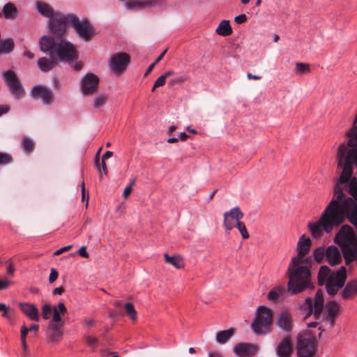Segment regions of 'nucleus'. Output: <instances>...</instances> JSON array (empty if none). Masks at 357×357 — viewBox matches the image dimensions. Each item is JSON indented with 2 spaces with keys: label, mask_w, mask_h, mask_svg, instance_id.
<instances>
[{
  "label": "nucleus",
  "mask_w": 357,
  "mask_h": 357,
  "mask_svg": "<svg viewBox=\"0 0 357 357\" xmlns=\"http://www.w3.org/2000/svg\"><path fill=\"white\" fill-rule=\"evenodd\" d=\"M164 0H130L126 3V7L128 9H142L150 8L156 5H162Z\"/></svg>",
  "instance_id": "obj_17"
},
{
  "label": "nucleus",
  "mask_w": 357,
  "mask_h": 357,
  "mask_svg": "<svg viewBox=\"0 0 357 357\" xmlns=\"http://www.w3.org/2000/svg\"><path fill=\"white\" fill-rule=\"evenodd\" d=\"M356 294H357V280H350L342 291V297L345 300H348L352 298Z\"/></svg>",
  "instance_id": "obj_25"
},
{
  "label": "nucleus",
  "mask_w": 357,
  "mask_h": 357,
  "mask_svg": "<svg viewBox=\"0 0 357 357\" xmlns=\"http://www.w3.org/2000/svg\"><path fill=\"white\" fill-rule=\"evenodd\" d=\"M247 77H248V79H255V80H258V79H260L261 78V76H259V75H253L250 73H247Z\"/></svg>",
  "instance_id": "obj_62"
},
{
  "label": "nucleus",
  "mask_w": 357,
  "mask_h": 357,
  "mask_svg": "<svg viewBox=\"0 0 357 357\" xmlns=\"http://www.w3.org/2000/svg\"><path fill=\"white\" fill-rule=\"evenodd\" d=\"M303 258L304 257H301L299 255V253H298L297 257L292 258L291 263L289 264V266H291V267L292 268H296L297 267H301L302 266H301V264Z\"/></svg>",
  "instance_id": "obj_44"
},
{
  "label": "nucleus",
  "mask_w": 357,
  "mask_h": 357,
  "mask_svg": "<svg viewBox=\"0 0 357 357\" xmlns=\"http://www.w3.org/2000/svg\"><path fill=\"white\" fill-rule=\"evenodd\" d=\"M234 330L233 328L221 331L216 334V341L220 344H225L234 335Z\"/></svg>",
  "instance_id": "obj_29"
},
{
  "label": "nucleus",
  "mask_w": 357,
  "mask_h": 357,
  "mask_svg": "<svg viewBox=\"0 0 357 357\" xmlns=\"http://www.w3.org/2000/svg\"><path fill=\"white\" fill-rule=\"evenodd\" d=\"M37 9L38 12L44 17H50L49 27L51 31V22L57 14H63L60 12L55 13L52 7L47 3L37 1Z\"/></svg>",
  "instance_id": "obj_21"
},
{
  "label": "nucleus",
  "mask_w": 357,
  "mask_h": 357,
  "mask_svg": "<svg viewBox=\"0 0 357 357\" xmlns=\"http://www.w3.org/2000/svg\"><path fill=\"white\" fill-rule=\"evenodd\" d=\"M287 273L289 278L287 289L291 294H296L306 289L314 288L311 281V273L307 266L292 268L289 266Z\"/></svg>",
  "instance_id": "obj_4"
},
{
  "label": "nucleus",
  "mask_w": 357,
  "mask_h": 357,
  "mask_svg": "<svg viewBox=\"0 0 357 357\" xmlns=\"http://www.w3.org/2000/svg\"><path fill=\"white\" fill-rule=\"evenodd\" d=\"M188 79V76L186 75H180L176 77L171 79L169 81V84L171 86H174L176 84H181L184 83Z\"/></svg>",
  "instance_id": "obj_41"
},
{
  "label": "nucleus",
  "mask_w": 357,
  "mask_h": 357,
  "mask_svg": "<svg viewBox=\"0 0 357 357\" xmlns=\"http://www.w3.org/2000/svg\"><path fill=\"white\" fill-rule=\"evenodd\" d=\"M68 24H71L79 37L84 41H90L96 35L95 28L88 20L81 21L73 13L57 14L51 22V33L63 37L67 31Z\"/></svg>",
  "instance_id": "obj_2"
},
{
  "label": "nucleus",
  "mask_w": 357,
  "mask_h": 357,
  "mask_svg": "<svg viewBox=\"0 0 357 357\" xmlns=\"http://www.w3.org/2000/svg\"><path fill=\"white\" fill-rule=\"evenodd\" d=\"M324 307V292L321 289H318L316 292L314 299L307 298L305 302L301 305V310L306 312L305 319L313 314L315 319L321 318Z\"/></svg>",
  "instance_id": "obj_6"
},
{
  "label": "nucleus",
  "mask_w": 357,
  "mask_h": 357,
  "mask_svg": "<svg viewBox=\"0 0 357 357\" xmlns=\"http://www.w3.org/2000/svg\"><path fill=\"white\" fill-rule=\"evenodd\" d=\"M3 13L6 19H15L17 15V10L13 3H8L3 6Z\"/></svg>",
  "instance_id": "obj_31"
},
{
  "label": "nucleus",
  "mask_w": 357,
  "mask_h": 357,
  "mask_svg": "<svg viewBox=\"0 0 357 357\" xmlns=\"http://www.w3.org/2000/svg\"><path fill=\"white\" fill-rule=\"evenodd\" d=\"M315 335L310 331H303L297 336V355L298 357H312L317 352Z\"/></svg>",
  "instance_id": "obj_5"
},
{
  "label": "nucleus",
  "mask_w": 357,
  "mask_h": 357,
  "mask_svg": "<svg viewBox=\"0 0 357 357\" xmlns=\"http://www.w3.org/2000/svg\"><path fill=\"white\" fill-rule=\"evenodd\" d=\"M81 188H82V202H84L85 200V199H86V206L87 207L88 202H89V192H86L85 185H84V181H82V183Z\"/></svg>",
  "instance_id": "obj_45"
},
{
  "label": "nucleus",
  "mask_w": 357,
  "mask_h": 357,
  "mask_svg": "<svg viewBox=\"0 0 357 357\" xmlns=\"http://www.w3.org/2000/svg\"><path fill=\"white\" fill-rule=\"evenodd\" d=\"M51 34L52 36H44L40 38L39 43L41 51L47 52L50 56H54L61 61L77 59L78 52L72 43L62 37Z\"/></svg>",
  "instance_id": "obj_3"
},
{
  "label": "nucleus",
  "mask_w": 357,
  "mask_h": 357,
  "mask_svg": "<svg viewBox=\"0 0 357 357\" xmlns=\"http://www.w3.org/2000/svg\"><path fill=\"white\" fill-rule=\"evenodd\" d=\"M37 63L39 69L44 73L50 71L58 64L57 59L54 56H50L49 59L45 56L41 57Z\"/></svg>",
  "instance_id": "obj_22"
},
{
  "label": "nucleus",
  "mask_w": 357,
  "mask_h": 357,
  "mask_svg": "<svg viewBox=\"0 0 357 357\" xmlns=\"http://www.w3.org/2000/svg\"><path fill=\"white\" fill-rule=\"evenodd\" d=\"M31 96L35 99H41L45 105H51L54 102V95L52 91L44 85H36L31 91Z\"/></svg>",
  "instance_id": "obj_11"
},
{
  "label": "nucleus",
  "mask_w": 357,
  "mask_h": 357,
  "mask_svg": "<svg viewBox=\"0 0 357 357\" xmlns=\"http://www.w3.org/2000/svg\"><path fill=\"white\" fill-rule=\"evenodd\" d=\"M86 343L92 347H96L98 344V339L91 336H87L85 338Z\"/></svg>",
  "instance_id": "obj_47"
},
{
  "label": "nucleus",
  "mask_w": 357,
  "mask_h": 357,
  "mask_svg": "<svg viewBox=\"0 0 357 357\" xmlns=\"http://www.w3.org/2000/svg\"><path fill=\"white\" fill-rule=\"evenodd\" d=\"M326 289L329 295L334 296L341 288H337L334 284L326 282Z\"/></svg>",
  "instance_id": "obj_42"
},
{
  "label": "nucleus",
  "mask_w": 357,
  "mask_h": 357,
  "mask_svg": "<svg viewBox=\"0 0 357 357\" xmlns=\"http://www.w3.org/2000/svg\"><path fill=\"white\" fill-rule=\"evenodd\" d=\"M132 188H131V186L126 187L123 190V197L124 198H127L130 194L132 192Z\"/></svg>",
  "instance_id": "obj_61"
},
{
  "label": "nucleus",
  "mask_w": 357,
  "mask_h": 357,
  "mask_svg": "<svg viewBox=\"0 0 357 357\" xmlns=\"http://www.w3.org/2000/svg\"><path fill=\"white\" fill-rule=\"evenodd\" d=\"M8 266L7 267V270H6V273L8 275H13L14 271H15V268L14 266H13V264L10 263V260H8L7 262H6Z\"/></svg>",
  "instance_id": "obj_54"
},
{
  "label": "nucleus",
  "mask_w": 357,
  "mask_h": 357,
  "mask_svg": "<svg viewBox=\"0 0 357 357\" xmlns=\"http://www.w3.org/2000/svg\"><path fill=\"white\" fill-rule=\"evenodd\" d=\"M22 148L24 151L30 153L34 150L35 144L32 139L29 137H24L21 141Z\"/></svg>",
  "instance_id": "obj_33"
},
{
  "label": "nucleus",
  "mask_w": 357,
  "mask_h": 357,
  "mask_svg": "<svg viewBox=\"0 0 357 357\" xmlns=\"http://www.w3.org/2000/svg\"><path fill=\"white\" fill-rule=\"evenodd\" d=\"M3 77L12 95L17 99L21 98L24 91L15 72L11 70H7L3 73Z\"/></svg>",
  "instance_id": "obj_8"
},
{
  "label": "nucleus",
  "mask_w": 357,
  "mask_h": 357,
  "mask_svg": "<svg viewBox=\"0 0 357 357\" xmlns=\"http://www.w3.org/2000/svg\"><path fill=\"white\" fill-rule=\"evenodd\" d=\"M107 100V97L105 95H100L97 96L93 101V106L95 108H99L103 106Z\"/></svg>",
  "instance_id": "obj_39"
},
{
  "label": "nucleus",
  "mask_w": 357,
  "mask_h": 357,
  "mask_svg": "<svg viewBox=\"0 0 357 357\" xmlns=\"http://www.w3.org/2000/svg\"><path fill=\"white\" fill-rule=\"evenodd\" d=\"M351 196L352 197H351L354 203L357 205V191H353V192H349Z\"/></svg>",
  "instance_id": "obj_64"
},
{
  "label": "nucleus",
  "mask_w": 357,
  "mask_h": 357,
  "mask_svg": "<svg viewBox=\"0 0 357 357\" xmlns=\"http://www.w3.org/2000/svg\"><path fill=\"white\" fill-rule=\"evenodd\" d=\"M275 351L279 357H290L293 353V346L290 335L282 338L278 344Z\"/></svg>",
  "instance_id": "obj_15"
},
{
  "label": "nucleus",
  "mask_w": 357,
  "mask_h": 357,
  "mask_svg": "<svg viewBox=\"0 0 357 357\" xmlns=\"http://www.w3.org/2000/svg\"><path fill=\"white\" fill-rule=\"evenodd\" d=\"M72 248V245H66V246H64V247H62L60 249L56 250L54 253V255H61V253H63V252L65 251H67V250H69Z\"/></svg>",
  "instance_id": "obj_52"
},
{
  "label": "nucleus",
  "mask_w": 357,
  "mask_h": 357,
  "mask_svg": "<svg viewBox=\"0 0 357 357\" xmlns=\"http://www.w3.org/2000/svg\"><path fill=\"white\" fill-rule=\"evenodd\" d=\"M235 227L238 229L243 239H247L249 238V233L245 227V224L243 222H237L235 225Z\"/></svg>",
  "instance_id": "obj_38"
},
{
  "label": "nucleus",
  "mask_w": 357,
  "mask_h": 357,
  "mask_svg": "<svg viewBox=\"0 0 357 357\" xmlns=\"http://www.w3.org/2000/svg\"><path fill=\"white\" fill-rule=\"evenodd\" d=\"M24 55L30 59H33L35 57L34 54L29 50L25 51Z\"/></svg>",
  "instance_id": "obj_63"
},
{
  "label": "nucleus",
  "mask_w": 357,
  "mask_h": 357,
  "mask_svg": "<svg viewBox=\"0 0 357 357\" xmlns=\"http://www.w3.org/2000/svg\"><path fill=\"white\" fill-rule=\"evenodd\" d=\"M29 330H28V328L25 326V325H23L22 327H21V330H20V333H21V340H26V335L29 333Z\"/></svg>",
  "instance_id": "obj_50"
},
{
  "label": "nucleus",
  "mask_w": 357,
  "mask_h": 357,
  "mask_svg": "<svg viewBox=\"0 0 357 357\" xmlns=\"http://www.w3.org/2000/svg\"><path fill=\"white\" fill-rule=\"evenodd\" d=\"M216 33L222 36H228L232 33V29L228 20H222L216 29Z\"/></svg>",
  "instance_id": "obj_28"
},
{
  "label": "nucleus",
  "mask_w": 357,
  "mask_h": 357,
  "mask_svg": "<svg viewBox=\"0 0 357 357\" xmlns=\"http://www.w3.org/2000/svg\"><path fill=\"white\" fill-rule=\"evenodd\" d=\"M112 155H113V152L112 151H106L102 155V160L105 161V160L109 159V158H111L112 156Z\"/></svg>",
  "instance_id": "obj_60"
},
{
  "label": "nucleus",
  "mask_w": 357,
  "mask_h": 357,
  "mask_svg": "<svg viewBox=\"0 0 357 357\" xmlns=\"http://www.w3.org/2000/svg\"><path fill=\"white\" fill-rule=\"evenodd\" d=\"M347 269L345 266H341L336 272H333L329 283L334 284L337 288H342L347 280Z\"/></svg>",
  "instance_id": "obj_20"
},
{
  "label": "nucleus",
  "mask_w": 357,
  "mask_h": 357,
  "mask_svg": "<svg viewBox=\"0 0 357 357\" xmlns=\"http://www.w3.org/2000/svg\"><path fill=\"white\" fill-rule=\"evenodd\" d=\"M334 242L340 246L341 251L335 245L326 248V260L328 264L338 265L342 262V257L347 266L357 263V235L350 225L342 226L334 238Z\"/></svg>",
  "instance_id": "obj_1"
},
{
  "label": "nucleus",
  "mask_w": 357,
  "mask_h": 357,
  "mask_svg": "<svg viewBox=\"0 0 357 357\" xmlns=\"http://www.w3.org/2000/svg\"><path fill=\"white\" fill-rule=\"evenodd\" d=\"M166 79L162 75L155 81V87L162 86L165 84Z\"/></svg>",
  "instance_id": "obj_48"
},
{
  "label": "nucleus",
  "mask_w": 357,
  "mask_h": 357,
  "mask_svg": "<svg viewBox=\"0 0 357 357\" xmlns=\"http://www.w3.org/2000/svg\"><path fill=\"white\" fill-rule=\"evenodd\" d=\"M9 285V282L6 280H0V290L6 289Z\"/></svg>",
  "instance_id": "obj_59"
},
{
  "label": "nucleus",
  "mask_w": 357,
  "mask_h": 357,
  "mask_svg": "<svg viewBox=\"0 0 357 357\" xmlns=\"http://www.w3.org/2000/svg\"><path fill=\"white\" fill-rule=\"evenodd\" d=\"M52 312V319L49 323L63 324L61 320V315H63L67 312V308L65 304L63 303H59L57 306H54Z\"/></svg>",
  "instance_id": "obj_23"
},
{
  "label": "nucleus",
  "mask_w": 357,
  "mask_h": 357,
  "mask_svg": "<svg viewBox=\"0 0 357 357\" xmlns=\"http://www.w3.org/2000/svg\"><path fill=\"white\" fill-rule=\"evenodd\" d=\"M165 262L180 269L183 267V260L179 256H169L167 254L164 255Z\"/></svg>",
  "instance_id": "obj_32"
},
{
  "label": "nucleus",
  "mask_w": 357,
  "mask_h": 357,
  "mask_svg": "<svg viewBox=\"0 0 357 357\" xmlns=\"http://www.w3.org/2000/svg\"><path fill=\"white\" fill-rule=\"evenodd\" d=\"M125 310L127 315L133 321L137 319V312L134 307V305L130 303H127L125 304Z\"/></svg>",
  "instance_id": "obj_36"
},
{
  "label": "nucleus",
  "mask_w": 357,
  "mask_h": 357,
  "mask_svg": "<svg viewBox=\"0 0 357 357\" xmlns=\"http://www.w3.org/2000/svg\"><path fill=\"white\" fill-rule=\"evenodd\" d=\"M340 305L336 302L335 301H328L326 305L325 312L324 313V316L331 317L335 316L337 317L340 311Z\"/></svg>",
  "instance_id": "obj_26"
},
{
  "label": "nucleus",
  "mask_w": 357,
  "mask_h": 357,
  "mask_svg": "<svg viewBox=\"0 0 357 357\" xmlns=\"http://www.w3.org/2000/svg\"><path fill=\"white\" fill-rule=\"evenodd\" d=\"M53 307L50 304H45L42 307V316L44 319H48L50 317Z\"/></svg>",
  "instance_id": "obj_40"
},
{
  "label": "nucleus",
  "mask_w": 357,
  "mask_h": 357,
  "mask_svg": "<svg viewBox=\"0 0 357 357\" xmlns=\"http://www.w3.org/2000/svg\"><path fill=\"white\" fill-rule=\"evenodd\" d=\"M294 72L296 74L299 75L307 74L310 72V64L301 63V62H297L296 63Z\"/></svg>",
  "instance_id": "obj_34"
},
{
  "label": "nucleus",
  "mask_w": 357,
  "mask_h": 357,
  "mask_svg": "<svg viewBox=\"0 0 357 357\" xmlns=\"http://www.w3.org/2000/svg\"><path fill=\"white\" fill-rule=\"evenodd\" d=\"M100 150H101V148L98 151V153L96 155V159H95L96 166L99 171L100 170V158H99V154H100Z\"/></svg>",
  "instance_id": "obj_58"
},
{
  "label": "nucleus",
  "mask_w": 357,
  "mask_h": 357,
  "mask_svg": "<svg viewBox=\"0 0 357 357\" xmlns=\"http://www.w3.org/2000/svg\"><path fill=\"white\" fill-rule=\"evenodd\" d=\"M283 291L284 288L281 286L276 289H272L268 294V299L272 301H276Z\"/></svg>",
  "instance_id": "obj_37"
},
{
  "label": "nucleus",
  "mask_w": 357,
  "mask_h": 357,
  "mask_svg": "<svg viewBox=\"0 0 357 357\" xmlns=\"http://www.w3.org/2000/svg\"><path fill=\"white\" fill-rule=\"evenodd\" d=\"M312 245V241L310 238H305L303 235L300 238L297 244L298 253L301 257H305L310 252Z\"/></svg>",
  "instance_id": "obj_24"
},
{
  "label": "nucleus",
  "mask_w": 357,
  "mask_h": 357,
  "mask_svg": "<svg viewBox=\"0 0 357 357\" xmlns=\"http://www.w3.org/2000/svg\"><path fill=\"white\" fill-rule=\"evenodd\" d=\"M3 77L12 95L17 99L21 98L24 91L15 72L11 70H7L3 73Z\"/></svg>",
  "instance_id": "obj_9"
},
{
  "label": "nucleus",
  "mask_w": 357,
  "mask_h": 357,
  "mask_svg": "<svg viewBox=\"0 0 357 357\" xmlns=\"http://www.w3.org/2000/svg\"><path fill=\"white\" fill-rule=\"evenodd\" d=\"M130 62L129 54L125 52H118L111 57L109 66L113 72L120 74L126 69Z\"/></svg>",
  "instance_id": "obj_10"
},
{
  "label": "nucleus",
  "mask_w": 357,
  "mask_h": 357,
  "mask_svg": "<svg viewBox=\"0 0 357 357\" xmlns=\"http://www.w3.org/2000/svg\"><path fill=\"white\" fill-rule=\"evenodd\" d=\"M313 255L315 261L321 263L326 257V249L323 247L317 248L314 250Z\"/></svg>",
  "instance_id": "obj_35"
},
{
  "label": "nucleus",
  "mask_w": 357,
  "mask_h": 357,
  "mask_svg": "<svg viewBox=\"0 0 357 357\" xmlns=\"http://www.w3.org/2000/svg\"><path fill=\"white\" fill-rule=\"evenodd\" d=\"M19 306L22 312L31 321H39V311L34 304L29 303H20Z\"/></svg>",
  "instance_id": "obj_19"
},
{
  "label": "nucleus",
  "mask_w": 357,
  "mask_h": 357,
  "mask_svg": "<svg viewBox=\"0 0 357 357\" xmlns=\"http://www.w3.org/2000/svg\"><path fill=\"white\" fill-rule=\"evenodd\" d=\"M64 291H65V289L63 287H56L53 290L52 294L53 295H61L64 292Z\"/></svg>",
  "instance_id": "obj_57"
},
{
  "label": "nucleus",
  "mask_w": 357,
  "mask_h": 357,
  "mask_svg": "<svg viewBox=\"0 0 357 357\" xmlns=\"http://www.w3.org/2000/svg\"><path fill=\"white\" fill-rule=\"evenodd\" d=\"M331 275V270L327 266H321L318 273V282L319 285L328 282Z\"/></svg>",
  "instance_id": "obj_27"
},
{
  "label": "nucleus",
  "mask_w": 357,
  "mask_h": 357,
  "mask_svg": "<svg viewBox=\"0 0 357 357\" xmlns=\"http://www.w3.org/2000/svg\"><path fill=\"white\" fill-rule=\"evenodd\" d=\"M9 109H10L9 106L4 105H0V116L2 114H6L7 112H8Z\"/></svg>",
  "instance_id": "obj_56"
},
{
  "label": "nucleus",
  "mask_w": 357,
  "mask_h": 357,
  "mask_svg": "<svg viewBox=\"0 0 357 357\" xmlns=\"http://www.w3.org/2000/svg\"><path fill=\"white\" fill-rule=\"evenodd\" d=\"M273 322V312L271 309L265 306L258 307L256 317L252 324V328L255 333L260 334L263 329L268 328Z\"/></svg>",
  "instance_id": "obj_7"
},
{
  "label": "nucleus",
  "mask_w": 357,
  "mask_h": 357,
  "mask_svg": "<svg viewBox=\"0 0 357 357\" xmlns=\"http://www.w3.org/2000/svg\"><path fill=\"white\" fill-rule=\"evenodd\" d=\"M337 317L335 316H331V317H327L324 316V319L329 321L330 326L331 327H333L335 326V321Z\"/></svg>",
  "instance_id": "obj_55"
},
{
  "label": "nucleus",
  "mask_w": 357,
  "mask_h": 357,
  "mask_svg": "<svg viewBox=\"0 0 357 357\" xmlns=\"http://www.w3.org/2000/svg\"><path fill=\"white\" fill-rule=\"evenodd\" d=\"M15 47L14 40L12 38H6L0 41V54H9Z\"/></svg>",
  "instance_id": "obj_30"
},
{
  "label": "nucleus",
  "mask_w": 357,
  "mask_h": 357,
  "mask_svg": "<svg viewBox=\"0 0 357 357\" xmlns=\"http://www.w3.org/2000/svg\"><path fill=\"white\" fill-rule=\"evenodd\" d=\"M223 226L227 230H231L237 222L243 218V213L240 208L236 206L223 215Z\"/></svg>",
  "instance_id": "obj_12"
},
{
  "label": "nucleus",
  "mask_w": 357,
  "mask_h": 357,
  "mask_svg": "<svg viewBox=\"0 0 357 357\" xmlns=\"http://www.w3.org/2000/svg\"><path fill=\"white\" fill-rule=\"evenodd\" d=\"M277 326L286 333H289L293 329V318L288 310H284L278 314L276 319Z\"/></svg>",
  "instance_id": "obj_14"
},
{
  "label": "nucleus",
  "mask_w": 357,
  "mask_h": 357,
  "mask_svg": "<svg viewBox=\"0 0 357 357\" xmlns=\"http://www.w3.org/2000/svg\"><path fill=\"white\" fill-rule=\"evenodd\" d=\"M248 18L245 14L239 15L234 18V21L237 24H243L247 21Z\"/></svg>",
  "instance_id": "obj_49"
},
{
  "label": "nucleus",
  "mask_w": 357,
  "mask_h": 357,
  "mask_svg": "<svg viewBox=\"0 0 357 357\" xmlns=\"http://www.w3.org/2000/svg\"><path fill=\"white\" fill-rule=\"evenodd\" d=\"M257 351V347L250 343L241 342L234 348V352L239 357H251Z\"/></svg>",
  "instance_id": "obj_16"
},
{
  "label": "nucleus",
  "mask_w": 357,
  "mask_h": 357,
  "mask_svg": "<svg viewBox=\"0 0 357 357\" xmlns=\"http://www.w3.org/2000/svg\"><path fill=\"white\" fill-rule=\"evenodd\" d=\"M78 253L80 256L83 257H85V258H87L89 257V254L88 252H86V248L84 245L82 246L79 250H78Z\"/></svg>",
  "instance_id": "obj_53"
},
{
  "label": "nucleus",
  "mask_w": 357,
  "mask_h": 357,
  "mask_svg": "<svg viewBox=\"0 0 357 357\" xmlns=\"http://www.w3.org/2000/svg\"><path fill=\"white\" fill-rule=\"evenodd\" d=\"M58 276H59L58 272L56 271V270L55 268H52L51 269L50 274L49 276L50 283H53L54 282H55L56 280V279L58 278Z\"/></svg>",
  "instance_id": "obj_46"
},
{
  "label": "nucleus",
  "mask_w": 357,
  "mask_h": 357,
  "mask_svg": "<svg viewBox=\"0 0 357 357\" xmlns=\"http://www.w3.org/2000/svg\"><path fill=\"white\" fill-rule=\"evenodd\" d=\"M13 161V158L8 153L0 152V165H7Z\"/></svg>",
  "instance_id": "obj_43"
},
{
  "label": "nucleus",
  "mask_w": 357,
  "mask_h": 357,
  "mask_svg": "<svg viewBox=\"0 0 357 357\" xmlns=\"http://www.w3.org/2000/svg\"><path fill=\"white\" fill-rule=\"evenodd\" d=\"M63 324L48 323L47 329L48 341L52 342L59 341L63 335Z\"/></svg>",
  "instance_id": "obj_18"
},
{
  "label": "nucleus",
  "mask_w": 357,
  "mask_h": 357,
  "mask_svg": "<svg viewBox=\"0 0 357 357\" xmlns=\"http://www.w3.org/2000/svg\"><path fill=\"white\" fill-rule=\"evenodd\" d=\"M99 78L93 73H88L82 79V91L84 95H91L94 93L98 86Z\"/></svg>",
  "instance_id": "obj_13"
},
{
  "label": "nucleus",
  "mask_w": 357,
  "mask_h": 357,
  "mask_svg": "<svg viewBox=\"0 0 357 357\" xmlns=\"http://www.w3.org/2000/svg\"><path fill=\"white\" fill-rule=\"evenodd\" d=\"M0 312H2V317H8V307L3 303H0Z\"/></svg>",
  "instance_id": "obj_51"
}]
</instances>
